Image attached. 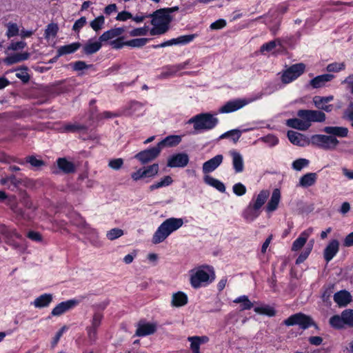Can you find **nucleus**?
I'll list each match as a JSON object with an SVG mask.
<instances>
[{"label": "nucleus", "instance_id": "nucleus-1", "mask_svg": "<svg viewBox=\"0 0 353 353\" xmlns=\"http://www.w3.org/2000/svg\"><path fill=\"white\" fill-rule=\"evenodd\" d=\"M333 99L334 97L332 95L314 97L313 103L319 110H299L296 113L298 118L286 120V125L298 130L306 131L312 126V123L325 122L326 115L323 111L330 112L332 110L333 105L327 103Z\"/></svg>", "mask_w": 353, "mask_h": 353}, {"label": "nucleus", "instance_id": "nucleus-2", "mask_svg": "<svg viewBox=\"0 0 353 353\" xmlns=\"http://www.w3.org/2000/svg\"><path fill=\"white\" fill-rule=\"evenodd\" d=\"M214 279L215 272L210 265H201L190 271V283L194 289L206 286Z\"/></svg>", "mask_w": 353, "mask_h": 353}, {"label": "nucleus", "instance_id": "nucleus-3", "mask_svg": "<svg viewBox=\"0 0 353 353\" xmlns=\"http://www.w3.org/2000/svg\"><path fill=\"white\" fill-rule=\"evenodd\" d=\"M170 12V8H162L150 14L152 18L151 24L153 26L150 30V35H162L168 32L172 21Z\"/></svg>", "mask_w": 353, "mask_h": 353}, {"label": "nucleus", "instance_id": "nucleus-4", "mask_svg": "<svg viewBox=\"0 0 353 353\" xmlns=\"http://www.w3.org/2000/svg\"><path fill=\"white\" fill-rule=\"evenodd\" d=\"M184 223L182 218L171 217L165 219L154 233L152 241L159 244L164 241L172 233L181 228Z\"/></svg>", "mask_w": 353, "mask_h": 353}, {"label": "nucleus", "instance_id": "nucleus-5", "mask_svg": "<svg viewBox=\"0 0 353 353\" xmlns=\"http://www.w3.org/2000/svg\"><path fill=\"white\" fill-rule=\"evenodd\" d=\"M219 123V119L210 113H201L191 117L188 121V124H193L196 132L208 131L215 128Z\"/></svg>", "mask_w": 353, "mask_h": 353}, {"label": "nucleus", "instance_id": "nucleus-6", "mask_svg": "<svg viewBox=\"0 0 353 353\" xmlns=\"http://www.w3.org/2000/svg\"><path fill=\"white\" fill-rule=\"evenodd\" d=\"M263 94L258 93L254 97L248 99H235L226 102L219 109V113L225 114L239 110L244 106L262 98Z\"/></svg>", "mask_w": 353, "mask_h": 353}, {"label": "nucleus", "instance_id": "nucleus-7", "mask_svg": "<svg viewBox=\"0 0 353 353\" xmlns=\"http://www.w3.org/2000/svg\"><path fill=\"white\" fill-rule=\"evenodd\" d=\"M311 144L326 150H332L336 148L339 141L336 137L324 134H314L310 137Z\"/></svg>", "mask_w": 353, "mask_h": 353}, {"label": "nucleus", "instance_id": "nucleus-8", "mask_svg": "<svg viewBox=\"0 0 353 353\" xmlns=\"http://www.w3.org/2000/svg\"><path fill=\"white\" fill-rule=\"evenodd\" d=\"M305 70V64L302 63L294 64L281 73V81L284 84L290 83L299 77Z\"/></svg>", "mask_w": 353, "mask_h": 353}, {"label": "nucleus", "instance_id": "nucleus-9", "mask_svg": "<svg viewBox=\"0 0 353 353\" xmlns=\"http://www.w3.org/2000/svg\"><path fill=\"white\" fill-rule=\"evenodd\" d=\"M283 323L287 326L299 325L301 329L305 330L310 327L313 322L309 316L299 312L291 315L283 321Z\"/></svg>", "mask_w": 353, "mask_h": 353}, {"label": "nucleus", "instance_id": "nucleus-10", "mask_svg": "<svg viewBox=\"0 0 353 353\" xmlns=\"http://www.w3.org/2000/svg\"><path fill=\"white\" fill-rule=\"evenodd\" d=\"M161 152V147L158 145L148 150L137 153L134 158L138 159L142 164H145L156 159Z\"/></svg>", "mask_w": 353, "mask_h": 353}, {"label": "nucleus", "instance_id": "nucleus-11", "mask_svg": "<svg viewBox=\"0 0 353 353\" xmlns=\"http://www.w3.org/2000/svg\"><path fill=\"white\" fill-rule=\"evenodd\" d=\"M79 304V301L75 299L61 302L52 309L51 314L54 316H61L66 312L73 309Z\"/></svg>", "mask_w": 353, "mask_h": 353}, {"label": "nucleus", "instance_id": "nucleus-12", "mask_svg": "<svg viewBox=\"0 0 353 353\" xmlns=\"http://www.w3.org/2000/svg\"><path fill=\"white\" fill-rule=\"evenodd\" d=\"M80 225L81 226V232L87 235L90 243L94 246H100L98 232L90 227L81 217H80Z\"/></svg>", "mask_w": 353, "mask_h": 353}, {"label": "nucleus", "instance_id": "nucleus-13", "mask_svg": "<svg viewBox=\"0 0 353 353\" xmlns=\"http://www.w3.org/2000/svg\"><path fill=\"white\" fill-rule=\"evenodd\" d=\"M189 162V157L185 153H178L171 156L167 165L170 168H184Z\"/></svg>", "mask_w": 353, "mask_h": 353}, {"label": "nucleus", "instance_id": "nucleus-14", "mask_svg": "<svg viewBox=\"0 0 353 353\" xmlns=\"http://www.w3.org/2000/svg\"><path fill=\"white\" fill-rule=\"evenodd\" d=\"M334 77L335 76L330 73L318 75L312 79L310 81L309 84L312 88H321L326 86L327 83L332 81Z\"/></svg>", "mask_w": 353, "mask_h": 353}, {"label": "nucleus", "instance_id": "nucleus-15", "mask_svg": "<svg viewBox=\"0 0 353 353\" xmlns=\"http://www.w3.org/2000/svg\"><path fill=\"white\" fill-rule=\"evenodd\" d=\"M288 137L292 144L298 146L304 147L311 144L310 139L296 131L289 130Z\"/></svg>", "mask_w": 353, "mask_h": 353}, {"label": "nucleus", "instance_id": "nucleus-16", "mask_svg": "<svg viewBox=\"0 0 353 353\" xmlns=\"http://www.w3.org/2000/svg\"><path fill=\"white\" fill-rule=\"evenodd\" d=\"M223 160V156L222 154H217L213 158L208 160L203 164V173L207 174L212 172L222 163Z\"/></svg>", "mask_w": 353, "mask_h": 353}, {"label": "nucleus", "instance_id": "nucleus-17", "mask_svg": "<svg viewBox=\"0 0 353 353\" xmlns=\"http://www.w3.org/2000/svg\"><path fill=\"white\" fill-rule=\"evenodd\" d=\"M157 330V324L154 323L139 322L135 334L138 336H145L154 334Z\"/></svg>", "mask_w": 353, "mask_h": 353}, {"label": "nucleus", "instance_id": "nucleus-18", "mask_svg": "<svg viewBox=\"0 0 353 353\" xmlns=\"http://www.w3.org/2000/svg\"><path fill=\"white\" fill-rule=\"evenodd\" d=\"M281 194L279 189L276 188L273 190L270 199L265 206V211L271 213L277 210L281 201Z\"/></svg>", "mask_w": 353, "mask_h": 353}, {"label": "nucleus", "instance_id": "nucleus-19", "mask_svg": "<svg viewBox=\"0 0 353 353\" xmlns=\"http://www.w3.org/2000/svg\"><path fill=\"white\" fill-rule=\"evenodd\" d=\"M313 232V228H309L303 231L299 236L293 242L292 245V251H298L301 250L306 243L308 238Z\"/></svg>", "mask_w": 353, "mask_h": 353}, {"label": "nucleus", "instance_id": "nucleus-20", "mask_svg": "<svg viewBox=\"0 0 353 353\" xmlns=\"http://www.w3.org/2000/svg\"><path fill=\"white\" fill-rule=\"evenodd\" d=\"M196 34H191L186 35H181L177 38H174L166 41H164L165 46H171L173 45H186L190 42H192L196 37H197Z\"/></svg>", "mask_w": 353, "mask_h": 353}, {"label": "nucleus", "instance_id": "nucleus-21", "mask_svg": "<svg viewBox=\"0 0 353 353\" xmlns=\"http://www.w3.org/2000/svg\"><path fill=\"white\" fill-rule=\"evenodd\" d=\"M339 250V243L337 240H332L324 250L323 256L325 260L328 263L338 253Z\"/></svg>", "mask_w": 353, "mask_h": 353}, {"label": "nucleus", "instance_id": "nucleus-22", "mask_svg": "<svg viewBox=\"0 0 353 353\" xmlns=\"http://www.w3.org/2000/svg\"><path fill=\"white\" fill-rule=\"evenodd\" d=\"M125 32L124 28H114L104 32L99 38L102 42L112 41L119 38Z\"/></svg>", "mask_w": 353, "mask_h": 353}, {"label": "nucleus", "instance_id": "nucleus-23", "mask_svg": "<svg viewBox=\"0 0 353 353\" xmlns=\"http://www.w3.org/2000/svg\"><path fill=\"white\" fill-rule=\"evenodd\" d=\"M230 154L232 157V167L236 173H241L244 170L243 156L236 150H231Z\"/></svg>", "mask_w": 353, "mask_h": 353}, {"label": "nucleus", "instance_id": "nucleus-24", "mask_svg": "<svg viewBox=\"0 0 353 353\" xmlns=\"http://www.w3.org/2000/svg\"><path fill=\"white\" fill-rule=\"evenodd\" d=\"M323 131L335 137L344 138L348 135V129L345 127L326 126L323 128Z\"/></svg>", "mask_w": 353, "mask_h": 353}, {"label": "nucleus", "instance_id": "nucleus-25", "mask_svg": "<svg viewBox=\"0 0 353 353\" xmlns=\"http://www.w3.org/2000/svg\"><path fill=\"white\" fill-rule=\"evenodd\" d=\"M270 196V191L268 190H262L259 193L254 196L250 203L255 205L256 208L261 210V207L265 203L267 199Z\"/></svg>", "mask_w": 353, "mask_h": 353}, {"label": "nucleus", "instance_id": "nucleus-26", "mask_svg": "<svg viewBox=\"0 0 353 353\" xmlns=\"http://www.w3.org/2000/svg\"><path fill=\"white\" fill-rule=\"evenodd\" d=\"M317 180V174L315 172H309L303 175L299 181L298 185L302 188H309L315 184Z\"/></svg>", "mask_w": 353, "mask_h": 353}, {"label": "nucleus", "instance_id": "nucleus-27", "mask_svg": "<svg viewBox=\"0 0 353 353\" xmlns=\"http://www.w3.org/2000/svg\"><path fill=\"white\" fill-rule=\"evenodd\" d=\"M334 301L339 306H346L352 301V296L347 291L341 290L334 294Z\"/></svg>", "mask_w": 353, "mask_h": 353}, {"label": "nucleus", "instance_id": "nucleus-28", "mask_svg": "<svg viewBox=\"0 0 353 353\" xmlns=\"http://www.w3.org/2000/svg\"><path fill=\"white\" fill-rule=\"evenodd\" d=\"M58 168L65 174L73 173L75 172L74 164L68 161L65 158H59L57 160Z\"/></svg>", "mask_w": 353, "mask_h": 353}, {"label": "nucleus", "instance_id": "nucleus-29", "mask_svg": "<svg viewBox=\"0 0 353 353\" xmlns=\"http://www.w3.org/2000/svg\"><path fill=\"white\" fill-rule=\"evenodd\" d=\"M260 212V209L256 208L255 205L250 202L243 212V216L245 220L252 221L259 216Z\"/></svg>", "mask_w": 353, "mask_h": 353}, {"label": "nucleus", "instance_id": "nucleus-30", "mask_svg": "<svg viewBox=\"0 0 353 353\" xmlns=\"http://www.w3.org/2000/svg\"><path fill=\"white\" fill-rule=\"evenodd\" d=\"M17 163L21 165H24L26 163H30L34 169H39L42 166L45 165V162L41 159L37 158L36 156H28L24 160H19Z\"/></svg>", "mask_w": 353, "mask_h": 353}, {"label": "nucleus", "instance_id": "nucleus-31", "mask_svg": "<svg viewBox=\"0 0 353 353\" xmlns=\"http://www.w3.org/2000/svg\"><path fill=\"white\" fill-rule=\"evenodd\" d=\"M52 301V295L51 294H43L34 299L32 303L36 308H41L48 307Z\"/></svg>", "mask_w": 353, "mask_h": 353}, {"label": "nucleus", "instance_id": "nucleus-32", "mask_svg": "<svg viewBox=\"0 0 353 353\" xmlns=\"http://www.w3.org/2000/svg\"><path fill=\"white\" fill-rule=\"evenodd\" d=\"M203 181L207 185L214 188L220 192H225V186L224 183L219 179L207 174L203 177Z\"/></svg>", "mask_w": 353, "mask_h": 353}, {"label": "nucleus", "instance_id": "nucleus-33", "mask_svg": "<svg viewBox=\"0 0 353 353\" xmlns=\"http://www.w3.org/2000/svg\"><path fill=\"white\" fill-rule=\"evenodd\" d=\"M187 65V62H183L176 65H169L166 68V70L162 72L161 77L163 78H167L169 77L174 76L180 70L185 69Z\"/></svg>", "mask_w": 353, "mask_h": 353}, {"label": "nucleus", "instance_id": "nucleus-34", "mask_svg": "<svg viewBox=\"0 0 353 353\" xmlns=\"http://www.w3.org/2000/svg\"><path fill=\"white\" fill-rule=\"evenodd\" d=\"M101 42L99 40V41H93L91 39L88 40L83 47V52L85 54L96 53L101 49Z\"/></svg>", "mask_w": 353, "mask_h": 353}, {"label": "nucleus", "instance_id": "nucleus-35", "mask_svg": "<svg viewBox=\"0 0 353 353\" xmlns=\"http://www.w3.org/2000/svg\"><path fill=\"white\" fill-rule=\"evenodd\" d=\"M254 128H250L249 129H245L243 130V132H248L249 130H253ZM242 131H240L239 130L234 129L231 130L228 132H225V133L222 134L220 137V139L230 138L231 139L234 143H236L239 139H240L241 136Z\"/></svg>", "mask_w": 353, "mask_h": 353}, {"label": "nucleus", "instance_id": "nucleus-36", "mask_svg": "<svg viewBox=\"0 0 353 353\" xmlns=\"http://www.w3.org/2000/svg\"><path fill=\"white\" fill-rule=\"evenodd\" d=\"M29 57L30 53L25 52L10 55L5 59L4 61L8 65H12L27 60Z\"/></svg>", "mask_w": 353, "mask_h": 353}, {"label": "nucleus", "instance_id": "nucleus-37", "mask_svg": "<svg viewBox=\"0 0 353 353\" xmlns=\"http://www.w3.org/2000/svg\"><path fill=\"white\" fill-rule=\"evenodd\" d=\"M80 46L81 44L79 42L60 46L57 50V56L61 57L65 54L73 53L77 51Z\"/></svg>", "mask_w": 353, "mask_h": 353}, {"label": "nucleus", "instance_id": "nucleus-38", "mask_svg": "<svg viewBox=\"0 0 353 353\" xmlns=\"http://www.w3.org/2000/svg\"><path fill=\"white\" fill-rule=\"evenodd\" d=\"M188 303V296L183 292H178L173 294L172 297V305L174 307H181Z\"/></svg>", "mask_w": 353, "mask_h": 353}, {"label": "nucleus", "instance_id": "nucleus-39", "mask_svg": "<svg viewBox=\"0 0 353 353\" xmlns=\"http://www.w3.org/2000/svg\"><path fill=\"white\" fill-rule=\"evenodd\" d=\"M181 141V137L179 135H170L158 143V146L173 147L177 145Z\"/></svg>", "mask_w": 353, "mask_h": 353}, {"label": "nucleus", "instance_id": "nucleus-40", "mask_svg": "<svg viewBox=\"0 0 353 353\" xmlns=\"http://www.w3.org/2000/svg\"><path fill=\"white\" fill-rule=\"evenodd\" d=\"M330 325L335 329H342L345 326V320L343 316V312L340 315L332 316L329 320Z\"/></svg>", "mask_w": 353, "mask_h": 353}, {"label": "nucleus", "instance_id": "nucleus-41", "mask_svg": "<svg viewBox=\"0 0 353 353\" xmlns=\"http://www.w3.org/2000/svg\"><path fill=\"white\" fill-rule=\"evenodd\" d=\"M85 127L83 125L78 123H65L61 127V132H75L80 130H85Z\"/></svg>", "mask_w": 353, "mask_h": 353}, {"label": "nucleus", "instance_id": "nucleus-42", "mask_svg": "<svg viewBox=\"0 0 353 353\" xmlns=\"http://www.w3.org/2000/svg\"><path fill=\"white\" fill-rule=\"evenodd\" d=\"M12 71L16 72V77L23 83H28L30 80V75L28 73V68L26 66L17 68Z\"/></svg>", "mask_w": 353, "mask_h": 353}, {"label": "nucleus", "instance_id": "nucleus-43", "mask_svg": "<svg viewBox=\"0 0 353 353\" xmlns=\"http://www.w3.org/2000/svg\"><path fill=\"white\" fill-rule=\"evenodd\" d=\"M0 233H1L8 239L11 237H15L18 239H22V236L18 233L16 230H10L4 225L0 226Z\"/></svg>", "mask_w": 353, "mask_h": 353}, {"label": "nucleus", "instance_id": "nucleus-44", "mask_svg": "<svg viewBox=\"0 0 353 353\" xmlns=\"http://www.w3.org/2000/svg\"><path fill=\"white\" fill-rule=\"evenodd\" d=\"M173 180L171 176H165L163 179H161L159 181L154 183V184L150 186V190L153 191L156 189L168 186L172 184Z\"/></svg>", "mask_w": 353, "mask_h": 353}, {"label": "nucleus", "instance_id": "nucleus-45", "mask_svg": "<svg viewBox=\"0 0 353 353\" xmlns=\"http://www.w3.org/2000/svg\"><path fill=\"white\" fill-rule=\"evenodd\" d=\"M313 243L314 241H311L310 243L307 245V247L305 248V250L299 254V256L296 259V264L299 265L303 263L305 260L308 257L312 250Z\"/></svg>", "mask_w": 353, "mask_h": 353}, {"label": "nucleus", "instance_id": "nucleus-46", "mask_svg": "<svg viewBox=\"0 0 353 353\" xmlns=\"http://www.w3.org/2000/svg\"><path fill=\"white\" fill-rule=\"evenodd\" d=\"M277 46H281V41L279 39L263 44L261 46L260 51L261 53L272 52Z\"/></svg>", "mask_w": 353, "mask_h": 353}, {"label": "nucleus", "instance_id": "nucleus-47", "mask_svg": "<svg viewBox=\"0 0 353 353\" xmlns=\"http://www.w3.org/2000/svg\"><path fill=\"white\" fill-rule=\"evenodd\" d=\"M159 165L154 163L151 165L143 168L145 178H150L156 176L159 172Z\"/></svg>", "mask_w": 353, "mask_h": 353}, {"label": "nucleus", "instance_id": "nucleus-48", "mask_svg": "<svg viewBox=\"0 0 353 353\" xmlns=\"http://www.w3.org/2000/svg\"><path fill=\"white\" fill-rule=\"evenodd\" d=\"M234 303H241V310H250L253 307V304L245 295L240 296L234 300Z\"/></svg>", "mask_w": 353, "mask_h": 353}, {"label": "nucleus", "instance_id": "nucleus-49", "mask_svg": "<svg viewBox=\"0 0 353 353\" xmlns=\"http://www.w3.org/2000/svg\"><path fill=\"white\" fill-rule=\"evenodd\" d=\"M150 39L148 38L133 39L125 41L126 46L132 48H141L144 46Z\"/></svg>", "mask_w": 353, "mask_h": 353}, {"label": "nucleus", "instance_id": "nucleus-50", "mask_svg": "<svg viewBox=\"0 0 353 353\" xmlns=\"http://www.w3.org/2000/svg\"><path fill=\"white\" fill-rule=\"evenodd\" d=\"M105 24V18L101 15L95 18L94 20L90 21V26L95 32L101 30Z\"/></svg>", "mask_w": 353, "mask_h": 353}, {"label": "nucleus", "instance_id": "nucleus-51", "mask_svg": "<svg viewBox=\"0 0 353 353\" xmlns=\"http://www.w3.org/2000/svg\"><path fill=\"white\" fill-rule=\"evenodd\" d=\"M345 68L343 62H333L326 66V71L328 72H339Z\"/></svg>", "mask_w": 353, "mask_h": 353}, {"label": "nucleus", "instance_id": "nucleus-52", "mask_svg": "<svg viewBox=\"0 0 353 353\" xmlns=\"http://www.w3.org/2000/svg\"><path fill=\"white\" fill-rule=\"evenodd\" d=\"M59 30L58 26L55 23H50L48 25L45 30V38L49 39L56 37Z\"/></svg>", "mask_w": 353, "mask_h": 353}, {"label": "nucleus", "instance_id": "nucleus-53", "mask_svg": "<svg viewBox=\"0 0 353 353\" xmlns=\"http://www.w3.org/2000/svg\"><path fill=\"white\" fill-rule=\"evenodd\" d=\"M103 318V315L101 312L95 311L91 320V325L88 327L98 329L101 325Z\"/></svg>", "mask_w": 353, "mask_h": 353}, {"label": "nucleus", "instance_id": "nucleus-54", "mask_svg": "<svg viewBox=\"0 0 353 353\" xmlns=\"http://www.w3.org/2000/svg\"><path fill=\"white\" fill-rule=\"evenodd\" d=\"M309 163V160L303 158H300L293 161L292 164V168L294 170L301 171L303 168L307 167Z\"/></svg>", "mask_w": 353, "mask_h": 353}, {"label": "nucleus", "instance_id": "nucleus-55", "mask_svg": "<svg viewBox=\"0 0 353 353\" xmlns=\"http://www.w3.org/2000/svg\"><path fill=\"white\" fill-rule=\"evenodd\" d=\"M124 234L123 230L117 228H114L108 231L106 233V237L110 241L115 240L122 236Z\"/></svg>", "mask_w": 353, "mask_h": 353}, {"label": "nucleus", "instance_id": "nucleus-56", "mask_svg": "<svg viewBox=\"0 0 353 353\" xmlns=\"http://www.w3.org/2000/svg\"><path fill=\"white\" fill-rule=\"evenodd\" d=\"M6 26V36L8 38L15 37L19 34V28L17 23L9 22L8 23H7Z\"/></svg>", "mask_w": 353, "mask_h": 353}, {"label": "nucleus", "instance_id": "nucleus-57", "mask_svg": "<svg viewBox=\"0 0 353 353\" xmlns=\"http://www.w3.org/2000/svg\"><path fill=\"white\" fill-rule=\"evenodd\" d=\"M254 311L262 314L268 315V316H274L276 314V311L274 307L269 305L256 307Z\"/></svg>", "mask_w": 353, "mask_h": 353}, {"label": "nucleus", "instance_id": "nucleus-58", "mask_svg": "<svg viewBox=\"0 0 353 353\" xmlns=\"http://www.w3.org/2000/svg\"><path fill=\"white\" fill-rule=\"evenodd\" d=\"M343 316L345 326L353 327V310L346 309L343 311Z\"/></svg>", "mask_w": 353, "mask_h": 353}, {"label": "nucleus", "instance_id": "nucleus-59", "mask_svg": "<svg viewBox=\"0 0 353 353\" xmlns=\"http://www.w3.org/2000/svg\"><path fill=\"white\" fill-rule=\"evenodd\" d=\"M188 340L191 342L190 348L192 353H200L201 342L199 341V336H190Z\"/></svg>", "mask_w": 353, "mask_h": 353}, {"label": "nucleus", "instance_id": "nucleus-60", "mask_svg": "<svg viewBox=\"0 0 353 353\" xmlns=\"http://www.w3.org/2000/svg\"><path fill=\"white\" fill-rule=\"evenodd\" d=\"M149 31V27L147 26H145L141 28H134L133 30H130L129 34L130 36L135 37L139 36H145L148 34V32Z\"/></svg>", "mask_w": 353, "mask_h": 353}, {"label": "nucleus", "instance_id": "nucleus-61", "mask_svg": "<svg viewBox=\"0 0 353 353\" xmlns=\"http://www.w3.org/2000/svg\"><path fill=\"white\" fill-rule=\"evenodd\" d=\"M232 191L236 196H241L246 193L247 189L243 183L239 182L233 185Z\"/></svg>", "mask_w": 353, "mask_h": 353}, {"label": "nucleus", "instance_id": "nucleus-62", "mask_svg": "<svg viewBox=\"0 0 353 353\" xmlns=\"http://www.w3.org/2000/svg\"><path fill=\"white\" fill-rule=\"evenodd\" d=\"M97 328L86 327L88 339L90 344L95 343L97 339Z\"/></svg>", "mask_w": 353, "mask_h": 353}, {"label": "nucleus", "instance_id": "nucleus-63", "mask_svg": "<svg viewBox=\"0 0 353 353\" xmlns=\"http://www.w3.org/2000/svg\"><path fill=\"white\" fill-rule=\"evenodd\" d=\"M110 45L114 49H121L126 46L125 41H123V37H119L110 42Z\"/></svg>", "mask_w": 353, "mask_h": 353}, {"label": "nucleus", "instance_id": "nucleus-64", "mask_svg": "<svg viewBox=\"0 0 353 353\" xmlns=\"http://www.w3.org/2000/svg\"><path fill=\"white\" fill-rule=\"evenodd\" d=\"M343 118L352 122L353 126V103H350L344 112Z\"/></svg>", "mask_w": 353, "mask_h": 353}]
</instances>
